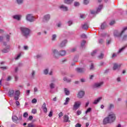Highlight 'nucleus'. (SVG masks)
Here are the masks:
<instances>
[{
    "label": "nucleus",
    "instance_id": "nucleus-1",
    "mask_svg": "<svg viewBox=\"0 0 127 127\" xmlns=\"http://www.w3.org/2000/svg\"><path fill=\"white\" fill-rule=\"evenodd\" d=\"M116 120V115L113 113L111 112L108 115L107 117H106L103 121V125H107V124H112L114 123Z\"/></svg>",
    "mask_w": 127,
    "mask_h": 127
},
{
    "label": "nucleus",
    "instance_id": "nucleus-2",
    "mask_svg": "<svg viewBox=\"0 0 127 127\" xmlns=\"http://www.w3.org/2000/svg\"><path fill=\"white\" fill-rule=\"evenodd\" d=\"M127 30V27H125L123 28L122 31L120 33L118 30H115L114 31V35L115 37L121 38L123 36V35Z\"/></svg>",
    "mask_w": 127,
    "mask_h": 127
},
{
    "label": "nucleus",
    "instance_id": "nucleus-3",
    "mask_svg": "<svg viewBox=\"0 0 127 127\" xmlns=\"http://www.w3.org/2000/svg\"><path fill=\"white\" fill-rule=\"evenodd\" d=\"M53 53L56 58H58V56H65L66 55V51L64 50L58 52L57 50H54Z\"/></svg>",
    "mask_w": 127,
    "mask_h": 127
},
{
    "label": "nucleus",
    "instance_id": "nucleus-4",
    "mask_svg": "<svg viewBox=\"0 0 127 127\" xmlns=\"http://www.w3.org/2000/svg\"><path fill=\"white\" fill-rule=\"evenodd\" d=\"M20 30L22 32V34L23 36H25V37H27V36L29 35V33H30V30L24 27H21Z\"/></svg>",
    "mask_w": 127,
    "mask_h": 127
},
{
    "label": "nucleus",
    "instance_id": "nucleus-5",
    "mask_svg": "<svg viewBox=\"0 0 127 127\" xmlns=\"http://www.w3.org/2000/svg\"><path fill=\"white\" fill-rule=\"evenodd\" d=\"M80 106H81V102L77 101L74 102L72 110L73 111H77V110H78V109L80 108Z\"/></svg>",
    "mask_w": 127,
    "mask_h": 127
},
{
    "label": "nucleus",
    "instance_id": "nucleus-6",
    "mask_svg": "<svg viewBox=\"0 0 127 127\" xmlns=\"http://www.w3.org/2000/svg\"><path fill=\"white\" fill-rule=\"evenodd\" d=\"M102 8H103V5H100L96 9V11L95 10H91V13L92 14H95L96 13H99L100 11L102 10Z\"/></svg>",
    "mask_w": 127,
    "mask_h": 127
},
{
    "label": "nucleus",
    "instance_id": "nucleus-7",
    "mask_svg": "<svg viewBox=\"0 0 127 127\" xmlns=\"http://www.w3.org/2000/svg\"><path fill=\"white\" fill-rule=\"evenodd\" d=\"M26 18L27 20H28V21H30V22H32V21H34L33 16L30 14L27 15Z\"/></svg>",
    "mask_w": 127,
    "mask_h": 127
},
{
    "label": "nucleus",
    "instance_id": "nucleus-8",
    "mask_svg": "<svg viewBox=\"0 0 127 127\" xmlns=\"http://www.w3.org/2000/svg\"><path fill=\"white\" fill-rule=\"evenodd\" d=\"M19 95H20V91L17 90L15 92L14 99L15 101H17L19 99Z\"/></svg>",
    "mask_w": 127,
    "mask_h": 127
},
{
    "label": "nucleus",
    "instance_id": "nucleus-9",
    "mask_svg": "<svg viewBox=\"0 0 127 127\" xmlns=\"http://www.w3.org/2000/svg\"><path fill=\"white\" fill-rule=\"evenodd\" d=\"M50 14H48L45 15L43 19L44 22H47L49 20V19H50Z\"/></svg>",
    "mask_w": 127,
    "mask_h": 127
},
{
    "label": "nucleus",
    "instance_id": "nucleus-10",
    "mask_svg": "<svg viewBox=\"0 0 127 127\" xmlns=\"http://www.w3.org/2000/svg\"><path fill=\"white\" fill-rule=\"evenodd\" d=\"M85 95V92L83 91H80L78 92L77 94V97L79 99H82L84 97V95Z\"/></svg>",
    "mask_w": 127,
    "mask_h": 127
},
{
    "label": "nucleus",
    "instance_id": "nucleus-11",
    "mask_svg": "<svg viewBox=\"0 0 127 127\" xmlns=\"http://www.w3.org/2000/svg\"><path fill=\"white\" fill-rule=\"evenodd\" d=\"M66 43H67V40H64L61 43L60 45V47L61 48H63V47H65L66 46Z\"/></svg>",
    "mask_w": 127,
    "mask_h": 127
},
{
    "label": "nucleus",
    "instance_id": "nucleus-12",
    "mask_svg": "<svg viewBox=\"0 0 127 127\" xmlns=\"http://www.w3.org/2000/svg\"><path fill=\"white\" fill-rule=\"evenodd\" d=\"M42 109L43 110L44 113H45L46 114L47 113V107H46V103H45V102H44L42 106Z\"/></svg>",
    "mask_w": 127,
    "mask_h": 127
},
{
    "label": "nucleus",
    "instance_id": "nucleus-13",
    "mask_svg": "<svg viewBox=\"0 0 127 127\" xmlns=\"http://www.w3.org/2000/svg\"><path fill=\"white\" fill-rule=\"evenodd\" d=\"M104 84L103 82H101L99 83H96L94 84V87L95 88H100V87H102Z\"/></svg>",
    "mask_w": 127,
    "mask_h": 127
},
{
    "label": "nucleus",
    "instance_id": "nucleus-14",
    "mask_svg": "<svg viewBox=\"0 0 127 127\" xmlns=\"http://www.w3.org/2000/svg\"><path fill=\"white\" fill-rule=\"evenodd\" d=\"M64 123H70V121L69 120V117L67 115H64Z\"/></svg>",
    "mask_w": 127,
    "mask_h": 127
},
{
    "label": "nucleus",
    "instance_id": "nucleus-15",
    "mask_svg": "<svg viewBox=\"0 0 127 127\" xmlns=\"http://www.w3.org/2000/svg\"><path fill=\"white\" fill-rule=\"evenodd\" d=\"M60 9H62L63 10H64V11H67V10H68V7L64 6V5H62L60 6Z\"/></svg>",
    "mask_w": 127,
    "mask_h": 127
},
{
    "label": "nucleus",
    "instance_id": "nucleus-16",
    "mask_svg": "<svg viewBox=\"0 0 127 127\" xmlns=\"http://www.w3.org/2000/svg\"><path fill=\"white\" fill-rule=\"evenodd\" d=\"M76 71L78 73H83L85 70L84 68H76Z\"/></svg>",
    "mask_w": 127,
    "mask_h": 127
},
{
    "label": "nucleus",
    "instance_id": "nucleus-17",
    "mask_svg": "<svg viewBox=\"0 0 127 127\" xmlns=\"http://www.w3.org/2000/svg\"><path fill=\"white\" fill-rule=\"evenodd\" d=\"M121 67V65H118L117 64H114V66H113V70H117L118 68H120Z\"/></svg>",
    "mask_w": 127,
    "mask_h": 127
},
{
    "label": "nucleus",
    "instance_id": "nucleus-18",
    "mask_svg": "<svg viewBox=\"0 0 127 127\" xmlns=\"http://www.w3.org/2000/svg\"><path fill=\"white\" fill-rule=\"evenodd\" d=\"M12 121L14 123H16L18 121V118L16 116H12Z\"/></svg>",
    "mask_w": 127,
    "mask_h": 127
},
{
    "label": "nucleus",
    "instance_id": "nucleus-19",
    "mask_svg": "<svg viewBox=\"0 0 127 127\" xmlns=\"http://www.w3.org/2000/svg\"><path fill=\"white\" fill-rule=\"evenodd\" d=\"M8 94L10 97H12V96H13V94H14V90H10L8 92Z\"/></svg>",
    "mask_w": 127,
    "mask_h": 127
},
{
    "label": "nucleus",
    "instance_id": "nucleus-20",
    "mask_svg": "<svg viewBox=\"0 0 127 127\" xmlns=\"http://www.w3.org/2000/svg\"><path fill=\"white\" fill-rule=\"evenodd\" d=\"M69 102H70V98L69 97H67L65 99V103H64V106L68 105V104H69Z\"/></svg>",
    "mask_w": 127,
    "mask_h": 127
},
{
    "label": "nucleus",
    "instance_id": "nucleus-21",
    "mask_svg": "<svg viewBox=\"0 0 127 127\" xmlns=\"http://www.w3.org/2000/svg\"><path fill=\"white\" fill-rule=\"evenodd\" d=\"M101 100H102V97L98 98L97 99H96L94 101V102H93V104L94 105H96V104L98 103L99 102H100V101H101Z\"/></svg>",
    "mask_w": 127,
    "mask_h": 127
},
{
    "label": "nucleus",
    "instance_id": "nucleus-22",
    "mask_svg": "<svg viewBox=\"0 0 127 127\" xmlns=\"http://www.w3.org/2000/svg\"><path fill=\"white\" fill-rule=\"evenodd\" d=\"M20 17H21V16L19 15H15L13 16V18L14 19H17V20H19L20 19Z\"/></svg>",
    "mask_w": 127,
    "mask_h": 127
},
{
    "label": "nucleus",
    "instance_id": "nucleus-23",
    "mask_svg": "<svg viewBox=\"0 0 127 127\" xmlns=\"http://www.w3.org/2000/svg\"><path fill=\"white\" fill-rule=\"evenodd\" d=\"M64 91L66 96H68L70 94V91L67 88H64Z\"/></svg>",
    "mask_w": 127,
    "mask_h": 127
},
{
    "label": "nucleus",
    "instance_id": "nucleus-24",
    "mask_svg": "<svg viewBox=\"0 0 127 127\" xmlns=\"http://www.w3.org/2000/svg\"><path fill=\"white\" fill-rule=\"evenodd\" d=\"M82 28L83 29H88V28H89V26H88V24H84L83 26H82Z\"/></svg>",
    "mask_w": 127,
    "mask_h": 127
},
{
    "label": "nucleus",
    "instance_id": "nucleus-25",
    "mask_svg": "<svg viewBox=\"0 0 127 127\" xmlns=\"http://www.w3.org/2000/svg\"><path fill=\"white\" fill-rule=\"evenodd\" d=\"M50 87L51 89H54L55 88V83L52 82L50 84Z\"/></svg>",
    "mask_w": 127,
    "mask_h": 127
},
{
    "label": "nucleus",
    "instance_id": "nucleus-26",
    "mask_svg": "<svg viewBox=\"0 0 127 127\" xmlns=\"http://www.w3.org/2000/svg\"><path fill=\"white\" fill-rule=\"evenodd\" d=\"M122 37V41H125L127 40V35H124L123 37Z\"/></svg>",
    "mask_w": 127,
    "mask_h": 127
},
{
    "label": "nucleus",
    "instance_id": "nucleus-27",
    "mask_svg": "<svg viewBox=\"0 0 127 127\" xmlns=\"http://www.w3.org/2000/svg\"><path fill=\"white\" fill-rule=\"evenodd\" d=\"M64 82H66L67 83H70V82H71V79H69L67 78V77H64Z\"/></svg>",
    "mask_w": 127,
    "mask_h": 127
},
{
    "label": "nucleus",
    "instance_id": "nucleus-28",
    "mask_svg": "<svg viewBox=\"0 0 127 127\" xmlns=\"http://www.w3.org/2000/svg\"><path fill=\"white\" fill-rule=\"evenodd\" d=\"M115 108V106L113 104H110L109 106L108 107L109 110H112V109H114Z\"/></svg>",
    "mask_w": 127,
    "mask_h": 127
},
{
    "label": "nucleus",
    "instance_id": "nucleus-29",
    "mask_svg": "<svg viewBox=\"0 0 127 127\" xmlns=\"http://www.w3.org/2000/svg\"><path fill=\"white\" fill-rule=\"evenodd\" d=\"M8 50H9V48L8 47L6 49H4L2 50V52L3 53H7V52L8 51Z\"/></svg>",
    "mask_w": 127,
    "mask_h": 127
},
{
    "label": "nucleus",
    "instance_id": "nucleus-30",
    "mask_svg": "<svg viewBox=\"0 0 127 127\" xmlns=\"http://www.w3.org/2000/svg\"><path fill=\"white\" fill-rule=\"evenodd\" d=\"M127 47V46H124L121 49H120L119 51H118V53H121V52H122V51L125 50V49H126V48Z\"/></svg>",
    "mask_w": 127,
    "mask_h": 127
},
{
    "label": "nucleus",
    "instance_id": "nucleus-31",
    "mask_svg": "<svg viewBox=\"0 0 127 127\" xmlns=\"http://www.w3.org/2000/svg\"><path fill=\"white\" fill-rule=\"evenodd\" d=\"M98 59H103L104 58V54H100V55L98 56Z\"/></svg>",
    "mask_w": 127,
    "mask_h": 127
},
{
    "label": "nucleus",
    "instance_id": "nucleus-32",
    "mask_svg": "<svg viewBox=\"0 0 127 127\" xmlns=\"http://www.w3.org/2000/svg\"><path fill=\"white\" fill-rule=\"evenodd\" d=\"M106 26H107L106 24L105 23H103L101 25V29H105V28H106Z\"/></svg>",
    "mask_w": 127,
    "mask_h": 127
},
{
    "label": "nucleus",
    "instance_id": "nucleus-33",
    "mask_svg": "<svg viewBox=\"0 0 127 127\" xmlns=\"http://www.w3.org/2000/svg\"><path fill=\"white\" fill-rule=\"evenodd\" d=\"M64 3H67V4H70L72 3V0H65Z\"/></svg>",
    "mask_w": 127,
    "mask_h": 127
},
{
    "label": "nucleus",
    "instance_id": "nucleus-34",
    "mask_svg": "<svg viewBox=\"0 0 127 127\" xmlns=\"http://www.w3.org/2000/svg\"><path fill=\"white\" fill-rule=\"evenodd\" d=\"M56 37H57L56 35L54 34V35H53V36H52V40H53V41H54V40H56Z\"/></svg>",
    "mask_w": 127,
    "mask_h": 127
},
{
    "label": "nucleus",
    "instance_id": "nucleus-35",
    "mask_svg": "<svg viewBox=\"0 0 127 127\" xmlns=\"http://www.w3.org/2000/svg\"><path fill=\"white\" fill-rule=\"evenodd\" d=\"M92 111V109L91 108H89L85 112V114H88V113H90Z\"/></svg>",
    "mask_w": 127,
    "mask_h": 127
},
{
    "label": "nucleus",
    "instance_id": "nucleus-36",
    "mask_svg": "<svg viewBox=\"0 0 127 127\" xmlns=\"http://www.w3.org/2000/svg\"><path fill=\"white\" fill-rule=\"evenodd\" d=\"M32 104H36V103H37V100H36V99H35V98H34L32 100Z\"/></svg>",
    "mask_w": 127,
    "mask_h": 127
},
{
    "label": "nucleus",
    "instance_id": "nucleus-37",
    "mask_svg": "<svg viewBox=\"0 0 127 127\" xmlns=\"http://www.w3.org/2000/svg\"><path fill=\"white\" fill-rule=\"evenodd\" d=\"M16 3H18V4H21V3H23V1L22 0H17Z\"/></svg>",
    "mask_w": 127,
    "mask_h": 127
},
{
    "label": "nucleus",
    "instance_id": "nucleus-38",
    "mask_svg": "<svg viewBox=\"0 0 127 127\" xmlns=\"http://www.w3.org/2000/svg\"><path fill=\"white\" fill-rule=\"evenodd\" d=\"M52 116H53V111H52V110H51L50 112V113L49 114V117H50V118H51V117H52Z\"/></svg>",
    "mask_w": 127,
    "mask_h": 127
},
{
    "label": "nucleus",
    "instance_id": "nucleus-39",
    "mask_svg": "<svg viewBox=\"0 0 127 127\" xmlns=\"http://www.w3.org/2000/svg\"><path fill=\"white\" fill-rule=\"evenodd\" d=\"M97 54V51H94L91 53V56H95L96 54Z\"/></svg>",
    "mask_w": 127,
    "mask_h": 127
},
{
    "label": "nucleus",
    "instance_id": "nucleus-40",
    "mask_svg": "<svg viewBox=\"0 0 127 127\" xmlns=\"http://www.w3.org/2000/svg\"><path fill=\"white\" fill-rule=\"evenodd\" d=\"M86 42H87L85 40L82 41V42H81V46H84V45L86 44Z\"/></svg>",
    "mask_w": 127,
    "mask_h": 127
},
{
    "label": "nucleus",
    "instance_id": "nucleus-41",
    "mask_svg": "<svg viewBox=\"0 0 127 127\" xmlns=\"http://www.w3.org/2000/svg\"><path fill=\"white\" fill-rule=\"evenodd\" d=\"M116 23V21H111L110 23V25H114Z\"/></svg>",
    "mask_w": 127,
    "mask_h": 127
},
{
    "label": "nucleus",
    "instance_id": "nucleus-42",
    "mask_svg": "<svg viewBox=\"0 0 127 127\" xmlns=\"http://www.w3.org/2000/svg\"><path fill=\"white\" fill-rule=\"evenodd\" d=\"M36 113H37V110L36 109H32V114H35Z\"/></svg>",
    "mask_w": 127,
    "mask_h": 127
},
{
    "label": "nucleus",
    "instance_id": "nucleus-43",
    "mask_svg": "<svg viewBox=\"0 0 127 127\" xmlns=\"http://www.w3.org/2000/svg\"><path fill=\"white\" fill-rule=\"evenodd\" d=\"M44 73L45 75H47L48 74V70L46 69L44 70Z\"/></svg>",
    "mask_w": 127,
    "mask_h": 127
},
{
    "label": "nucleus",
    "instance_id": "nucleus-44",
    "mask_svg": "<svg viewBox=\"0 0 127 127\" xmlns=\"http://www.w3.org/2000/svg\"><path fill=\"white\" fill-rule=\"evenodd\" d=\"M79 5H80V3L78 2H74V6H79Z\"/></svg>",
    "mask_w": 127,
    "mask_h": 127
},
{
    "label": "nucleus",
    "instance_id": "nucleus-45",
    "mask_svg": "<svg viewBox=\"0 0 127 127\" xmlns=\"http://www.w3.org/2000/svg\"><path fill=\"white\" fill-rule=\"evenodd\" d=\"M28 116V114H27V113L25 112L23 114L24 118H27Z\"/></svg>",
    "mask_w": 127,
    "mask_h": 127
},
{
    "label": "nucleus",
    "instance_id": "nucleus-46",
    "mask_svg": "<svg viewBox=\"0 0 127 127\" xmlns=\"http://www.w3.org/2000/svg\"><path fill=\"white\" fill-rule=\"evenodd\" d=\"M83 4H88L89 3L88 0H84L83 2Z\"/></svg>",
    "mask_w": 127,
    "mask_h": 127
},
{
    "label": "nucleus",
    "instance_id": "nucleus-47",
    "mask_svg": "<svg viewBox=\"0 0 127 127\" xmlns=\"http://www.w3.org/2000/svg\"><path fill=\"white\" fill-rule=\"evenodd\" d=\"M81 114H82V112H81V111L78 110L77 111V116H80V115H81Z\"/></svg>",
    "mask_w": 127,
    "mask_h": 127
},
{
    "label": "nucleus",
    "instance_id": "nucleus-48",
    "mask_svg": "<svg viewBox=\"0 0 127 127\" xmlns=\"http://www.w3.org/2000/svg\"><path fill=\"white\" fill-rule=\"evenodd\" d=\"M81 37H82V38H87V36H86L85 34H83L81 35Z\"/></svg>",
    "mask_w": 127,
    "mask_h": 127
},
{
    "label": "nucleus",
    "instance_id": "nucleus-49",
    "mask_svg": "<svg viewBox=\"0 0 127 127\" xmlns=\"http://www.w3.org/2000/svg\"><path fill=\"white\" fill-rule=\"evenodd\" d=\"M90 69V70H93L94 69V64H91Z\"/></svg>",
    "mask_w": 127,
    "mask_h": 127
},
{
    "label": "nucleus",
    "instance_id": "nucleus-50",
    "mask_svg": "<svg viewBox=\"0 0 127 127\" xmlns=\"http://www.w3.org/2000/svg\"><path fill=\"white\" fill-rule=\"evenodd\" d=\"M75 127H82V125H81V124L77 123L76 124V125L75 126Z\"/></svg>",
    "mask_w": 127,
    "mask_h": 127
},
{
    "label": "nucleus",
    "instance_id": "nucleus-51",
    "mask_svg": "<svg viewBox=\"0 0 127 127\" xmlns=\"http://www.w3.org/2000/svg\"><path fill=\"white\" fill-rule=\"evenodd\" d=\"M33 119V117L32 116H30L28 119V121H32V120Z\"/></svg>",
    "mask_w": 127,
    "mask_h": 127
},
{
    "label": "nucleus",
    "instance_id": "nucleus-52",
    "mask_svg": "<svg viewBox=\"0 0 127 127\" xmlns=\"http://www.w3.org/2000/svg\"><path fill=\"white\" fill-rule=\"evenodd\" d=\"M21 56V54H19L16 58H15V60H17L18 59H19V57Z\"/></svg>",
    "mask_w": 127,
    "mask_h": 127
},
{
    "label": "nucleus",
    "instance_id": "nucleus-53",
    "mask_svg": "<svg viewBox=\"0 0 127 127\" xmlns=\"http://www.w3.org/2000/svg\"><path fill=\"white\" fill-rule=\"evenodd\" d=\"M74 62H78V58L75 57L73 59Z\"/></svg>",
    "mask_w": 127,
    "mask_h": 127
},
{
    "label": "nucleus",
    "instance_id": "nucleus-54",
    "mask_svg": "<svg viewBox=\"0 0 127 127\" xmlns=\"http://www.w3.org/2000/svg\"><path fill=\"white\" fill-rule=\"evenodd\" d=\"M59 118H61V117H63V113L61 112L59 114Z\"/></svg>",
    "mask_w": 127,
    "mask_h": 127
},
{
    "label": "nucleus",
    "instance_id": "nucleus-55",
    "mask_svg": "<svg viewBox=\"0 0 127 127\" xmlns=\"http://www.w3.org/2000/svg\"><path fill=\"white\" fill-rule=\"evenodd\" d=\"M38 89L37 88V87H35L34 88V93H36V92H38Z\"/></svg>",
    "mask_w": 127,
    "mask_h": 127
},
{
    "label": "nucleus",
    "instance_id": "nucleus-56",
    "mask_svg": "<svg viewBox=\"0 0 127 127\" xmlns=\"http://www.w3.org/2000/svg\"><path fill=\"white\" fill-rule=\"evenodd\" d=\"M103 42H104V40L102 39H100L99 40V43H100L101 44H102V43H103Z\"/></svg>",
    "mask_w": 127,
    "mask_h": 127
},
{
    "label": "nucleus",
    "instance_id": "nucleus-57",
    "mask_svg": "<svg viewBox=\"0 0 127 127\" xmlns=\"http://www.w3.org/2000/svg\"><path fill=\"white\" fill-rule=\"evenodd\" d=\"M0 68L3 69V70H6V69H7V67L6 66L0 67Z\"/></svg>",
    "mask_w": 127,
    "mask_h": 127
},
{
    "label": "nucleus",
    "instance_id": "nucleus-58",
    "mask_svg": "<svg viewBox=\"0 0 127 127\" xmlns=\"http://www.w3.org/2000/svg\"><path fill=\"white\" fill-rule=\"evenodd\" d=\"M68 25L70 26V25H71V24H72V21H68Z\"/></svg>",
    "mask_w": 127,
    "mask_h": 127
},
{
    "label": "nucleus",
    "instance_id": "nucleus-59",
    "mask_svg": "<svg viewBox=\"0 0 127 127\" xmlns=\"http://www.w3.org/2000/svg\"><path fill=\"white\" fill-rule=\"evenodd\" d=\"M6 38L7 40H8H8H9V35H7L6 36Z\"/></svg>",
    "mask_w": 127,
    "mask_h": 127
},
{
    "label": "nucleus",
    "instance_id": "nucleus-60",
    "mask_svg": "<svg viewBox=\"0 0 127 127\" xmlns=\"http://www.w3.org/2000/svg\"><path fill=\"white\" fill-rule=\"evenodd\" d=\"M53 100L54 101V102H56L57 101V97H55L53 98Z\"/></svg>",
    "mask_w": 127,
    "mask_h": 127
},
{
    "label": "nucleus",
    "instance_id": "nucleus-61",
    "mask_svg": "<svg viewBox=\"0 0 127 127\" xmlns=\"http://www.w3.org/2000/svg\"><path fill=\"white\" fill-rule=\"evenodd\" d=\"M11 79V77L10 76H8L7 78V81H10V79Z\"/></svg>",
    "mask_w": 127,
    "mask_h": 127
},
{
    "label": "nucleus",
    "instance_id": "nucleus-62",
    "mask_svg": "<svg viewBox=\"0 0 127 127\" xmlns=\"http://www.w3.org/2000/svg\"><path fill=\"white\" fill-rule=\"evenodd\" d=\"M16 106H19L20 104H19V102L18 101H16Z\"/></svg>",
    "mask_w": 127,
    "mask_h": 127
},
{
    "label": "nucleus",
    "instance_id": "nucleus-63",
    "mask_svg": "<svg viewBox=\"0 0 127 127\" xmlns=\"http://www.w3.org/2000/svg\"><path fill=\"white\" fill-rule=\"evenodd\" d=\"M89 104H90V102H87L86 103V105H85L86 108H87V107H88V106H89Z\"/></svg>",
    "mask_w": 127,
    "mask_h": 127
},
{
    "label": "nucleus",
    "instance_id": "nucleus-64",
    "mask_svg": "<svg viewBox=\"0 0 127 127\" xmlns=\"http://www.w3.org/2000/svg\"><path fill=\"white\" fill-rule=\"evenodd\" d=\"M2 40H3V37L1 36L0 37V41H2Z\"/></svg>",
    "mask_w": 127,
    "mask_h": 127
}]
</instances>
